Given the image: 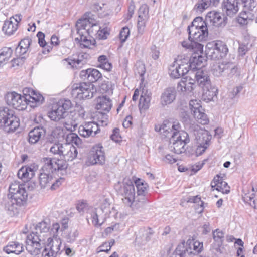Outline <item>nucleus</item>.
Instances as JSON below:
<instances>
[{
    "instance_id": "55",
    "label": "nucleus",
    "mask_w": 257,
    "mask_h": 257,
    "mask_svg": "<svg viewBox=\"0 0 257 257\" xmlns=\"http://www.w3.org/2000/svg\"><path fill=\"white\" fill-rule=\"evenodd\" d=\"M189 106L192 114H194L195 111L203 110L200 103L197 100H191L189 102Z\"/></svg>"
},
{
    "instance_id": "22",
    "label": "nucleus",
    "mask_w": 257,
    "mask_h": 257,
    "mask_svg": "<svg viewBox=\"0 0 257 257\" xmlns=\"http://www.w3.org/2000/svg\"><path fill=\"white\" fill-rule=\"evenodd\" d=\"M195 80L191 78L190 76L183 77L181 81L178 83L177 90L178 91L186 92L189 94L192 92L195 88Z\"/></svg>"
},
{
    "instance_id": "56",
    "label": "nucleus",
    "mask_w": 257,
    "mask_h": 257,
    "mask_svg": "<svg viewBox=\"0 0 257 257\" xmlns=\"http://www.w3.org/2000/svg\"><path fill=\"white\" fill-rule=\"evenodd\" d=\"M145 71L146 69L144 64L141 62L136 63L135 69V73L136 75H139L140 77H142V79H143V77L145 73Z\"/></svg>"
},
{
    "instance_id": "13",
    "label": "nucleus",
    "mask_w": 257,
    "mask_h": 257,
    "mask_svg": "<svg viewBox=\"0 0 257 257\" xmlns=\"http://www.w3.org/2000/svg\"><path fill=\"white\" fill-rule=\"evenodd\" d=\"M134 182L137 188V194L136 196V203L135 206L137 208H139L142 207L147 201L146 195L147 193L148 185L140 178L134 179Z\"/></svg>"
},
{
    "instance_id": "23",
    "label": "nucleus",
    "mask_w": 257,
    "mask_h": 257,
    "mask_svg": "<svg viewBox=\"0 0 257 257\" xmlns=\"http://www.w3.org/2000/svg\"><path fill=\"white\" fill-rule=\"evenodd\" d=\"M194 135L197 144L209 146L212 136L208 131L200 127L198 128L197 126L196 129L194 130Z\"/></svg>"
},
{
    "instance_id": "25",
    "label": "nucleus",
    "mask_w": 257,
    "mask_h": 257,
    "mask_svg": "<svg viewBox=\"0 0 257 257\" xmlns=\"http://www.w3.org/2000/svg\"><path fill=\"white\" fill-rule=\"evenodd\" d=\"M37 169V166L34 165L22 167L18 172V177L24 182H27L34 176Z\"/></svg>"
},
{
    "instance_id": "26",
    "label": "nucleus",
    "mask_w": 257,
    "mask_h": 257,
    "mask_svg": "<svg viewBox=\"0 0 257 257\" xmlns=\"http://www.w3.org/2000/svg\"><path fill=\"white\" fill-rule=\"evenodd\" d=\"M194 74L195 80L199 86L202 88L210 86L211 81L206 71L199 69Z\"/></svg>"
},
{
    "instance_id": "51",
    "label": "nucleus",
    "mask_w": 257,
    "mask_h": 257,
    "mask_svg": "<svg viewBox=\"0 0 257 257\" xmlns=\"http://www.w3.org/2000/svg\"><path fill=\"white\" fill-rule=\"evenodd\" d=\"M65 144L55 143L50 149V152L54 155H59L60 156L63 155Z\"/></svg>"
},
{
    "instance_id": "53",
    "label": "nucleus",
    "mask_w": 257,
    "mask_h": 257,
    "mask_svg": "<svg viewBox=\"0 0 257 257\" xmlns=\"http://www.w3.org/2000/svg\"><path fill=\"white\" fill-rule=\"evenodd\" d=\"M29 100L31 101L30 103H33L34 101L36 103H41L44 101V97L41 94L33 90L30 94Z\"/></svg>"
},
{
    "instance_id": "27",
    "label": "nucleus",
    "mask_w": 257,
    "mask_h": 257,
    "mask_svg": "<svg viewBox=\"0 0 257 257\" xmlns=\"http://www.w3.org/2000/svg\"><path fill=\"white\" fill-rule=\"evenodd\" d=\"M211 186L214 188L216 190L221 191L223 194H228L229 192L230 187L227 183L223 181V178L218 175L214 177L211 183Z\"/></svg>"
},
{
    "instance_id": "46",
    "label": "nucleus",
    "mask_w": 257,
    "mask_h": 257,
    "mask_svg": "<svg viewBox=\"0 0 257 257\" xmlns=\"http://www.w3.org/2000/svg\"><path fill=\"white\" fill-rule=\"evenodd\" d=\"M202 110H200L198 111H195L194 114H193V115L198 123L203 125H205L208 123L209 119L208 118L207 115Z\"/></svg>"
},
{
    "instance_id": "29",
    "label": "nucleus",
    "mask_w": 257,
    "mask_h": 257,
    "mask_svg": "<svg viewBox=\"0 0 257 257\" xmlns=\"http://www.w3.org/2000/svg\"><path fill=\"white\" fill-rule=\"evenodd\" d=\"M238 0H223L222 9L228 16L232 17L238 11Z\"/></svg>"
},
{
    "instance_id": "50",
    "label": "nucleus",
    "mask_w": 257,
    "mask_h": 257,
    "mask_svg": "<svg viewBox=\"0 0 257 257\" xmlns=\"http://www.w3.org/2000/svg\"><path fill=\"white\" fill-rule=\"evenodd\" d=\"M251 14V13L246 11L241 12L237 17V21L238 23L242 25L247 24L249 21L252 20V19L249 17V15H250Z\"/></svg>"
},
{
    "instance_id": "17",
    "label": "nucleus",
    "mask_w": 257,
    "mask_h": 257,
    "mask_svg": "<svg viewBox=\"0 0 257 257\" xmlns=\"http://www.w3.org/2000/svg\"><path fill=\"white\" fill-rule=\"evenodd\" d=\"M100 132L99 124L94 122H88L79 127V135L86 138L90 136L94 137Z\"/></svg>"
},
{
    "instance_id": "58",
    "label": "nucleus",
    "mask_w": 257,
    "mask_h": 257,
    "mask_svg": "<svg viewBox=\"0 0 257 257\" xmlns=\"http://www.w3.org/2000/svg\"><path fill=\"white\" fill-rule=\"evenodd\" d=\"M89 206L85 201L79 202L76 205V209L81 214H83L85 212L89 209Z\"/></svg>"
},
{
    "instance_id": "6",
    "label": "nucleus",
    "mask_w": 257,
    "mask_h": 257,
    "mask_svg": "<svg viewBox=\"0 0 257 257\" xmlns=\"http://www.w3.org/2000/svg\"><path fill=\"white\" fill-rule=\"evenodd\" d=\"M206 19L204 21L201 17H196L192 24L188 27V39L193 35L195 40L203 41L205 40L208 35V27Z\"/></svg>"
},
{
    "instance_id": "12",
    "label": "nucleus",
    "mask_w": 257,
    "mask_h": 257,
    "mask_svg": "<svg viewBox=\"0 0 257 257\" xmlns=\"http://www.w3.org/2000/svg\"><path fill=\"white\" fill-rule=\"evenodd\" d=\"M183 59H187V65L186 67H188L189 72L192 73L196 72L198 70L201 69L205 66L206 60L204 57L197 53H194L191 56L182 55Z\"/></svg>"
},
{
    "instance_id": "20",
    "label": "nucleus",
    "mask_w": 257,
    "mask_h": 257,
    "mask_svg": "<svg viewBox=\"0 0 257 257\" xmlns=\"http://www.w3.org/2000/svg\"><path fill=\"white\" fill-rule=\"evenodd\" d=\"M180 126L178 123L171 125L170 134H172V140L178 141L187 144L190 142V139L188 133L184 131H179Z\"/></svg>"
},
{
    "instance_id": "63",
    "label": "nucleus",
    "mask_w": 257,
    "mask_h": 257,
    "mask_svg": "<svg viewBox=\"0 0 257 257\" xmlns=\"http://www.w3.org/2000/svg\"><path fill=\"white\" fill-rule=\"evenodd\" d=\"M78 232L77 230H75L73 232H70L66 236V239L68 242L72 243L75 241L76 237L78 236Z\"/></svg>"
},
{
    "instance_id": "36",
    "label": "nucleus",
    "mask_w": 257,
    "mask_h": 257,
    "mask_svg": "<svg viewBox=\"0 0 257 257\" xmlns=\"http://www.w3.org/2000/svg\"><path fill=\"white\" fill-rule=\"evenodd\" d=\"M203 89L202 99L206 102L213 100V98L217 96V89L210 85L209 87H205Z\"/></svg>"
},
{
    "instance_id": "60",
    "label": "nucleus",
    "mask_w": 257,
    "mask_h": 257,
    "mask_svg": "<svg viewBox=\"0 0 257 257\" xmlns=\"http://www.w3.org/2000/svg\"><path fill=\"white\" fill-rule=\"evenodd\" d=\"M150 55L154 60H157L160 56L159 48L157 47L156 45H152L150 48Z\"/></svg>"
},
{
    "instance_id": "61",
    "label": "nucleus",
    "mask_w": 257,
    "mask_h": 257,
    "mask_svg": "<svg viewBox=\"0 0 257 257\" xmlns=\"http://www.w3.org/2000/svg\"><path fill=\"white\" fill-rule=\"evenodd\" d=\"M64 181V178L60 177L59 178L55 179L53 178V180L52 181L50 186L52 190H55L59 187L63 182Z\"/></svg>"
},
{
    "instance_id": "64",
    "label": "nucleus",
    "mask_w": 257,
    "mask_h": 257,
    "mask_svg": "<svg viewBox=\"0 0 257 257\" xmlns=\"http://www.w3.org/2000/svg\"><path fill=\"white\" fill-rule=\"evenodd\" d=\"M248 50L249 48L247 45L244 43L239 44L238 53L240 56H243Z\"/></svg>"
},
{
    "instance_id": "8",
    "label": "nucleus",
    "mask_w": 257,
    "mask_h": 257,
    "mask_svg": "<svg viewBox=\"0 0 257 257\" xmlns=\"http://www.w3.org/2000/svg\"><path fill=\"white\" fill-rule=\"evenodd\" d=\"M28 193L26 189L21 190L17 195L10 196V198H6L4 201L5 209L8 213L12 216L18 213V208L25 205L27 201Z\"/></svg>"
},
{
    "instance_id": "11",
    "label": "nucleus",
    "mask_w": 257,
    "mask_h": 257,
    "mask_svg": "<svg viewBox=\"0 0 257 257\" xmlns=\"http://www.w3.org/2000/svg\"><path fill=\"white\" fill-rule=\"evenodd\" d=\"M187 59H183V55H178L174 61L173 64L171 65L169 68L170 77L174 79H177L188 73L189 75H191L188 67H186L187 65Z\"/></svg>"
},
{
    "instance_id": "54",
    "label": "nucleus",
    "mask_w": 257,
    "mask_h": 257,
    "mask_svg": "<svg viewBox=\"0 0 257 257\" xmlns=\"http://www.w3.org/2000/svg\"><path fill=\"white\" fill-rule=\"evenodd\" d=\"M187 202H190V203H195L201 202L200 207H198V208H196V209L198 210L197 212L199 213H201L203 211L204 202L201 200V198L199 197L198 195L195 196L190 197L188 198Z\"/></svg>"
},
{
    "instance_id": "31",
    "label": "nucleus",
    "mask_w": 257,
    "mask_h": 257,
    "mask_svg": "<svg viewBox=\"0 0 257 257\" xmlns=\"http://www.w3.org/2000/svg\"><path fill=\"white\" fill-rule=\"evenodd\" d=\"M3 250L7 254L14 253L19 255L24 251V246L23 244L18 241H11L4 247Z\"/></svg>"
},
{
    "instance_id": "38",
    "label": "nucleus",
    "mask_w": 257,
    "mask_h": 257,
    "mask_svg": "<svg viewBox=\"0 0 257 257\" xmlns=\"http://www.w3.org/2000/svg\"><path fill=\"white\" fill-rule=\"evenodd\" d=\"M185 144L178 141H174L172 140V137L170 139L169 148L170 150L177 154H180L186 150L185 148Z\"/></svg>"
},
{
    "instance_id": "1",
    "label": "nucleus",
    "mask_w": 257,
    "mask_h": 257,
    "mask_svg": "<svg viewBox=\"0 0 257 257\" xmlns=\"http://www.w3.org/2000/svg\"><path fill=\"white\" fill-rule=\"evenodd\" d=\"M44 165L42 172L39 175V181L41 187L50 186L53 180L52 174L55 173L61 176L66 175L68 164L63 160L52 159L51 158H43Z\"/></svg>"
},
{
    "instance_id": "33",
    "label": "nucleus",
    "mask_w": 257,
    "mask_h": 257,
    "mask_svg": "<svg viewBox=\"0 0 257 257\" xmlns=\"http://www.w3.org/2000/svg\"><path fill=\"white\" fill-rule=\"evenodd\" d=\"M64 153H63L62 156H63L65 159L63 160L66 162L71 161L75 159L78 154L77 150L75 147L72 144H65V148H64Z\"/></svg>"
},
{
    "instance_id": "41",
    "label": "nucleus",
    "mask_w": 257,
    "mask_h": 257,
    "mask_svg": "<svg viewBox=\"0 0 257 257\" xmlns=\"http://www.w3.org/2000/svg\"><path fill=\"white\" fill-rule=\"evenodd\" d=\"M224 76L231 77L238 72V67L233 63H224Z\"/></svg>"
},
{
    "instance_id": "18",
    "label": "nucleus",
    "mask_w": 257,
    "mask_h": 257,
    "mask_svg": "<svg viewBox=\"0 0 257 257\" xmlns=\"http://www.w3.org/2000/svg\"><path fill=\"white\" fill-rule=\"evenodd\" d=\"M21 17V15H15L9 20H6L2 27V31L8 36L13 34L18 29Z\"/></svg>"
},
{
    "instance_id": "44",
    "label": "nucleus",
    "mask_w": 257,
    "mask_h": 257,
    "mask_svg": "<svg viewBox=\"0 0 257 257\" xmlns=\"http://www.w3.org/2000/svg\"><path fill=\"white\" fill-rule=\"evenodd\" d=\"M187 253H189L188 249L185 243H182L177 246L170 257H185Z\"/></svg>"
},
{
    "instance_id": "47",
    "label": "nucleus",
    "mask_w": 257,
    "mask_h": 257,
    "mask_svg": "<svg viewBox=\"0 0 257 257\" xmlns=\"http://www.w3.org/2000/svg\"><path fill=\"white\" fill-rule=\"evenodd\" d=\"M151 100V96L145 94L141 95L139 100V107L140 109L147 110L149 108Z\"/></svg>"
},
{
    "instance_id": "2",
    "label": "nucleus",
    "mask_w": 257,
    "mask_h": 257,
    "mask_svg": "<svg viewBox=\"0 0 257 257\" xmlns=\"http://www.w3.org/2000/svg\"><path fill=\"white\" fill-rule=\"evenodd\" d=\"M76 28L78 37L75 38L81 48H88L92 44L89 37L98 33L100 27L92 18H83L79 19L76 24Z\"/></svg>"
},
{
    "instance_id": "24",
    "label": "nucleus",
    "mask_w": 257,
    "mask_h": 257,
    "mask_svg": "<svg viewBox=\"0 0 257 257\" xmlns=\"http://www.w3.org/2000/svg\"><path fill=\"white\" fill-rule=\"evenodd\" d=\"M153 234V231L150 228L147 229L141 228L136 235L134 242L138 246L144 245L150 240Z\"/></svg>"
},
{
    "instance_id": "7",
    "label": "nucleus",
    "mask_w": 257,
    "mask_h": 257,
    "mask_svg": "<svg viewBox=\"0 0 257 257\" xmlns=\"http://www.w3.org/2000/svg\"><path fill=\"white\" fill-rule=\"evenodd\" d=\"M71 107L72 103L70 100L61 99L52 106L51 110L48 112V116L51 120L59 122L65 118Z\"/></svg>"
},
{
    "instance_id": "37",
    "label": "nucleus",
    "mask_w": 257,
    "mask_h": 257,
    "mask_svg": "<svg viewBox=\"0 0 257 257\" xmlns=\"http://www.w3.org/2000/svg\"><path fill=\"white\" fill-rule=\"evenodd\" d=\"M112 107L111 100L106 96L100 97L97 100L96 108L98 110L109 111Z\"/></svg>"
},
{
    "instance_id": "39",
    "label": "nucleus",
    "mask_w": 257,
    "mask_h": 257,
    "mask_svg": "<svg viewBox=\"0 0 257 257\" xmlns=\"http://www.w3.org/2000/svg\"><path fill=\"white\" fill-rule=\"evenodd\" d=\"M189 41H184L182 42V45L183 47L187 49L193 50L197 48V50L201 51L203 49V45L199 43V41L195 40L193 38V35H191V38Z\"/></svg>"
},
{
    "instance_id": "59",
    "label": "nucleus",
    "mask_w": 257,
    "mask_h": 257,
    "mask_svg": "<svg viewBox=\"0 0 257 257\" xmlns=\"http://www.w3.org/2000/svg\"><path fill=\"white\" fill-rule=\"evenodd\" d=\"M130 35L129 28L125 26L123 27L119 33V38L122 42H125Z\"/></svg>"
},
{
    "instance_id": "10",
    "label": "nucleus",
    "mask_w": 257,
    "mask_h": 257,
    "mask_svg": "<svg viewBox=\"0 0 257 257\" xmlns=\"http://www.w3.org/2000/svg\"><path fill=\"white\" fill-rule=\"evenodd\" d=\"M5 99L6 103L9 106L18 110L26 109L27 105L29 104L31 101L27 98L15 92L8 93L5 97Z\"/></svg>"
},
{
    "instance_id": "3",
    "label": "nucleus",
    "mask_w": 257,
    "mask_h": 257,
    "mask_svg": "<svg viewBox=\"0 0 257 257\" xmlns=\"http://www.w3.org/2000/svg\"><path fill=\"white\" fill-rule=\"evenodd\" d=\"M50 225L44 221L36 225L35 231L27 236L26 249L32 255L36 256L41 252L45 240V233L49 232Z\"/></svg>"
},
{
    "instance_id": "15",
    "label": "nucleus",
    "mask_w": 257,
    "mask_h": 257,
    "mask_svg": "<svg viewBox=\"0 0 257 257\" xmlns=\"http://www.w3.org/2000/svg\"><path fill=\"white\" fill-rule=\"evenodd\" d=\"M149 8L147 4L142 5L138 10L137 28L138 33L143 34L145 31L146 22L149 19Z\"/></svg>"
},
{
    "instance_id": "30",
    "label": "nucleus",
    "mask_w": 257,
    "mask_h": 257,
    "mask_svg": "<svg viewBox=\"0 0 257 257\" xmlns=\"http://www.w3.org/2000/svg\"><path fill=\"white\" fill-rule=\"evenodd\" d=\"M224 235V232L219 229H216L213 231V238L214 240V242L212 244V249L217 253H222L221 247L223 244Z\"/></svg>"
},
{
    "instance_id": "49",
    "label": "nucleus",
    "mask_w": 257,
    "mask_h": 257,
    "mask_svg": "<svg viewBox=\"0 0 257 257\" xmlns=\"http://www.w3.org/2000/svg\"><path fill=\"white\" fill-rule=\"evenodd\" d=\"M189 245V248H187L189 252V253H187L188 254L198 253L201 252L203 248V243L198 241H194L192 245L190 244Z\"/></svg>"
},
{
    "instance_id": "32",
    "label": "nucleus",
    "mask_w": 257,
    "mask_h": 257,
    "mask_svg": "<svg viewBox=\"0 0 257 257\" xmlns=\"http://www.w3.org/2000/svg\"><path fill=\"white\" fill-rule=\"evenodd\" d=\"M206 20L207 25L212 24V25L219 27L222 23L223 18H222V14L216 11H211L207 13L206 16ZM209 26V25H208Z\"/></svg>"
},
{
    "instance_id": "14",
    "label": "nucleus",
    "mask_w": 257,
    "mask_h": 257,
    "mask_svg": "<svg viewBox=\"0 0 257 257\" xmlns=\"http://www.w3.org/2000/svg\"><path fill=\"white\" fill-rule=\"evenodd\" d=\"M89 160L91 165H103L105 163V149L101 144L93 146L89 155Z\"/></svg>"
},
{
    "instance_id": "57",
    "label": "nucleus",
    "mask_w": 257,
    "mask_h": 257,
    "mask_svg": "<svg viewBox=\"0 0 257 257\" xmlns=\"http://www.w3.org/2000/svg\"><path fill=\"white\" fill-rule=\"evenodd\" d=\"M172 124L171 123H168V126H167V124H163L161 126H159L158 127L157 126H156L155 127V130L157 132H159L161 133H164V135L167 136H168L169 134L170 133V130L171 128L170 126H171V125Z\"/></svg>"
},
{
    "instance_id": "5",
    "label": "nucleus",
    "mask_w": 257,
    "mask_h": 257,
    "mask_svg": "<svg viewBox=\"0 0 257 257\" xmlns=\"http://www.w3.org/2000/svg\"><path fill=\"white\" fill-rule=\"evenodd\" d=\"M114 188L117 193L123 197V203L131 206L136 203L135 189L133 182L128 178H124L122 182L115 184Z\"/></svg>"
},
{
    "instance_id": "34",
    "label": "nucleus",
    "mask_w": 257,
    "mask_h": 257,
    "mask_svg": "<svg viewBox=\"0 0 257 257\" xmlns=\"http://www.w3.org/2000/svg\"><path fill=\"white\" fill-rule=\"evenodd\" d=\"M205 51L206 57L208 59L211 60H219L221 59L213 41L207 44Z\"/></svg>"
},
{
    "instance_id": "21",
    "label": "nucleus",
    "mask_w": 257,
    "mask_h": 257,
    "mask_svg": "<svg viewBox=\"0 0 257 257\" xmlns=\"http://www.w3.org/2000/svg\"><path fill=\"white\" fill-rule=\"evenodd\" d=\"M176 97V91L174 87H170L165 89L160 98V104L162 107L170 105L173 102Z\"/></svg>"
},
{
    "instance_id": "52",
    "label": "nucleus",
    "mask_w": 257,
    "mask_h": 257,
    "mask_svg": "<svg viewBox=\"0 0 257 257\" xmlns=\"http://www.w3.org/2000/svg\"><path fill=\"white\" fill-rule=\"evenodd\" d=\"M224 63L213 65L212 72L216 77L224 76Z\"/></svg>"
},
{
    "instance_id": "62",
    "label": "nucleus",
    "mask_w": 257,
    "mask_h": 257,
    "mask_svg": "<svg viewBox=\"0 0 257 257\" xmlns=\"http://www.w3.org/2000/svg\"><path fill=\"white\" fill-rule=\"evenodd\" d=\"M110 139L115 142H119L121 141V136L119 134V129L118 128H114L113 130V133L110 137Z\"/></svg>"
},
{
    "instance_id": "40",
    "label": "nucleus",
    "mask_w": 257,
    "mask_h": 257,
    "mask_svg": "<svg viewBox=\"0 0 257 257\" xmlns=\"http://www.w3.org/2000/svg\"><path fill=\"white\" fill-rule=\"evenodd\" d=\"M13 50L11 47H5L0 50V65L7 63L11 57Z\"/></svg>"
},
{
    "instance_id": "35",
    "label": "nucleus",
    "mask_w": 257,
    "mask_h": 257,
    "mask_svg": "<svg viewBox=\"0 0 257 257\" xmlns=\"http://www.w3.org/2000/svg\"><path fill=\"white\" fill-rule=\"evenodd\" d=\"M220 0H198L195 5L194 9L197 12L202 13L211 6H216Z\"/></svg>"
},
{
    "instance_id": "48",
    "label": "nucleus",
    "mask_w": 257,
    "mask_h": 257,
    "mask_svg": "<svg viewBox=\"0 0 257 257\" xmlns=\"http://www.w3.org/2000/svg\"><path fill=\"white\" fill-rule=\"evenodd\" d=\"M66 142H68V144L72 143L75 144L77 146H79L81 145L82 141L81 139L78 137V136L75 134L73 133H69L67 134L66 136Z\"/></svg>"
},
{
    "instance_id": "16",
    "label": "nucleus",
    "mask_w": 257,
    "mask_h": 257,
    "mask_svg": "<svg viewBox=\"0 0 257 257\" xmlns=\"http://www.w3.org/2000/svg\"><path fill=\"white\" fill-rule=\"evenodd\" d=\"M65 128L60 127H55L51 132L48 137L49 141L51 142H62L64 140L66 141V130H70L71 132L73 131L72 126H69L67 122L63 123Z\"/></svg>"
},
{
    "instance_id": "28",
    "label": "nucleus",
    "mask_w": 257,
    "mask_h": 257,
    "mask_svg": "<svg viewBox=\"0 0 257 257\" xmlns=\"http://www.w3.org/2000/svg\"><path fill=\"white\" fill-rule=\"evenodd\" d=\"M45 130L43 127L37 126L30 131L28 134V142L31 144L38 143L45 135Z\"/></svg>"
},
{
    "instance_id": "9",
    "label": "nucleus",
    "mask_w": 257,
    "mask_h": 257,
    "mask_svg": "<svg viewBox=\"0 0 257 257\" xmlns=\"http://www.w3.org/2000/svg\"><path fill=\"white\" fill-rule=\"evenodd\" d=\"M19 125V119L12 110L7 107H0V128L4 127L9 132H14Z\"/></svg>"
},
{
    "instance_id": "42",
    "label": "nucleus",
    "mask_w": 257,
    "mask_h": 257,
    "mask_svg": "<svg viewBox=\"0 0 257 257\" xmlns=\"http://www.w3.org/2000/svg\"><path fill=\"white\" fill-rule=\"evenodd\" d=\"M22 189H25L24 185L21 184L16 181L12 183L9 188V193L7 198H10V196L12 197L15 195H17L20 191L21 192Z\"/></svg>"
},
{
    "instance_id": "4",
    "label": "nucleus",
    "mask_w": 257,
    "mask_h": 257,
    "mask_svg": "<svg viewBox=\"0 0 257 257\" xmlns=\"http://www.w3.org/2000/svg\"><path fill=\"white\" fill-rule=\"evenodd\" d=\"M88 83L86 82L74 84L72 87L71 94L78 99L91 98L93 92L90 89L91 83L98 81L102 77L101 73L96 69L89 68Z\"/></svg>"
},
{
    "instance_id": "19",
    "label": "nucleus",
    "mask_w": 257,
    "mask_h": 257,
    "mask_svg": "<svg viewBox=\"0 0 257 257\" xmlns=\"http://www.w3.org/2000/svg\"><path fill=\"white\" fill-rule=\"evenodd\" d=\"M49 240V243L42 252V257H57L61 252V242L57 240L54 241L50 238L48 239V241Z\"/></svg>"
},
{
    "instance_id": "43",
    "label": "nucleus",
    "mask_w": 257,
    "mask_h": 257,
    "mask_svg": "<svg viewBox=\"0 0 257 257\" xmlns=\"http://www.w3.org/2000/svg\"><path fill=\"white\" fill-rule=\"evenodd\" d=\"M100 212V211L95 209L91 214L92 224L96 227H100L105 221V218L101 216V215L99 214Z\"/></svg>"
},
{
    "instance_id": "45",
    "label": "nucleus",
    "mask_w": 257,
    "mask_h": 257,
    "mask_svg": "<svg viewBox=\"0 0 257 257\" xmlns=\"http://www.w3.org/2000/svg\"><path fill=\"white\" fill-rule=\"evenodd\" d=\"M215 47L218 51L221 58H223L226 56L228 53V48L227 45L223 41H213Z\"/></svg>"
}]
</instances>
